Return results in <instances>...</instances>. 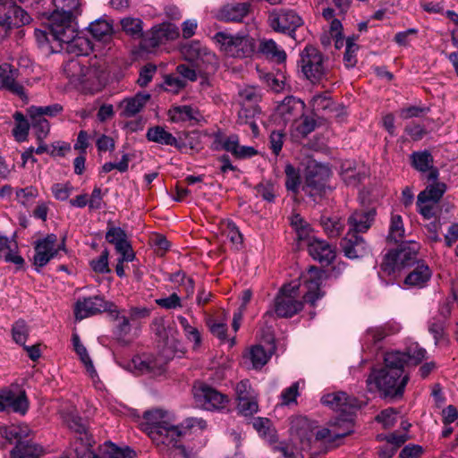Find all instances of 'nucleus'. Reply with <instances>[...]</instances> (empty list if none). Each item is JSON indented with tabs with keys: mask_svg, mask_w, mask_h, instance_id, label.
I'll list each match as a JSON object with an SVG mask.
<instances>
[{
	"mask_svg": "<svg viewBox=\"0 0 458 458\" xmlns=\"http://www.w3.org/2000/svg\"><path fill=\"white\" fill-rule=\"evenodd\" d=\"M144 419L146 430L154 442L177 447L185 457L184 448L176 445L178 440L188 430H203L207 427L206 421L198 418H189L182 425L175 426L170 421L169 414L161 410L145 412Z\"/></svg>",
	"mask_w": 458,
	"mask_h": 458,
	"instance_id": "1",
	"label": "nucleus"
},
{
	"mask_svg": "<svg viewBox=\"0 0 458 458\" xmlns=\"http://www.w3.org/2000/svg\"><path fill=\"white\" fill-rule=\"evenodd\" d=\"M385 366L373 370L367 379L370 392L380 391L386 396L402 395L409 380L403 374L404 355L398 351L385 354Z\"/></svg>",
	"mask_w": 458,
	"mask_h": 458,
	"instance_id": "2",
	"label": "nucleus"
},
{
	"mask_svg": "<svg viewBox=\"0 0 458 458\" xmlns=\"http://www.w3.org/2000/svg\"><path fill=\"white\" fill-rule=\"evenodd\" d=\"M72 15L53 12L49 17V32L66 52L74 55H87L92 49L89 39L81 36L72 21Z\"/></svg>",
	"mask_w": 458,
	"mask_h": 458,
	"instance_id": "3",
	"label": "nucleus"
},
{
	"mask_svg": "<svg viewBox=\"0 0 458 458\" xmlns=\"http://www.w3.org/2000/svg\"><path fill=\"white\" fill-rule=\"evenodd\" d=\"M213 41L227 57L244 59L255 52V41L248 34L219 31L214 35Z\"/></svg>",
	"mask_w": 458,
	"mask_h": 458,
	"instance_id": "4",
	"label": "nucleus"
},
{
	"mask_svg": "<svg viewBox=\"0 0 458 458\" xmlns=\"http://www.w3.org/2000/svg\"><path fill=\"white\" fill-rule=\"evenodd\" d=\"M419 250L420 244L410 241L401 245L398 250L389 251L384 258L382 270L391 275L406 267H412L417 262L422 260L418 257Z\"/></svg>",
	"mask_w": 458,
	"mask_h": 458,
	"instance_id": "5",
	"label": "nucleus"
},
{
	"mask_svg": "<svg viewBox=\"0 0 458 458\" xmlns=\"http://www.w3.org/2000/svg\"><path fill=\"white\" fill-rule=\"evenodd\" d=\"M299 65L305 78L312 83L326 79L329 71L327 59L313 46H306L301 51Z\"/></svg>",
	"mask_w": 458,
	"mask_h": 458,
	"instance_id": "6",
	"label": "nucleus"
},
{
	"mask_svg": "<svg viewBox=\"0 0 458 458\" xmlns=\"http://www.w3.org/2000/svg\"><path fill=\"white\" fill-rule=\"evenodd\" d=\"M116 363L124 370L136 376L156 377L162 375L165 370V360L151 353L137 354L131 360H118Z\"/></svg>",
	"mask_w": 458,
	"mask_h": 458,
	"instance_id": "7",
	"label": "nucleus"
},
{
	"mask_svg": "<svg viewBox=\"0 0 458 458\" xmlns=\"http://www.w3.org/2000/svg\"><path fill=\"white\" fill-rule=\"evenodd\" d=\"M330 174V169L327 165L310 161L306 167L302 191L314 200L317 198H321L329 191L327 182Z\"/></svg>",
	"mask_w": 458,
	"mask_h": 458,
	"instance_id": "8",
	"label": "nucleus"
},
{
	"mask_svg": "<svg viewBox=\"0 0 458 458\" xmlns=\"http://www.w3.org/2000/svg\"><path fill=\"white\" fill-rule=\"evenodd\" d=\"M184 58L194 63L207 74L213 73L218 67V59L215 53L199 41H191L182 48Z\"/></svg>",
	"mask_w": 458,
	"mask_h": 458,
	"instance_id": "9",
	"label": "nucleus"
},
{
	"mask_svg": "<svg viewBox=\"0 0 458 458\" xmlns=\"http://www.w3.org/2000/svg\"><path fill=\"white\" fill-rule=\"evenodd\" d=\"M300 285L297 282H292L281 289L275 302V311L277 316L290 318L301 310L302 302L297 299Z\"/></svg>",
	"mask_w": 458,
	"mask_h": 458,
	"instance_id": "10",
	"label": "nucleus"
},
{
	"mask_svg": "<svg viewBox=\"0 0 458 458\" xmlns=\"http://www.w3.org/2000/svg\"><path fill=\"white\" fill-rule=\"evenodd\" d=\"M193 396L196 404L207 411L223 410L229 403L227 395L203 383L194 385Z\"/></svg>",
	"mask_w": 458,
	"mask_h": 458,
	"instance_id": "11",
	"label": "nucleus"
},
{
	"mask_svg": "<svg viewBox=\"0 0 458 458\" xmlns=\"http://www.w3.org/2000/svg\"><path fill=\"white\" fill-rule=\"evenodd\" d=\"M268 24L276 32L293 37L295 30L303 25L302 18L293 10H273L268 15Z\"/></svg>",
	"mask_w": 458,
	"mask_h": 458,
	"instance_id": "12",
	"label": "nucleus"
},
{
	"mask_svg": "<svg viewBox=\"0 0 458 458\" xmlns=\"http://www.w3.org/2000/svg\"><path fill=\"white\" fill-rule=\"evenodd\" d=\"M103 311H108L110 314H113L114 311H116V306L112 302L106 301L99 295L80 298L74 306V315L78 320Z\"/></svg>",
	"mask_w": 458,
	"mask_h": 458,
	"instance_id": "13",
	"label": "nucleus"
},
{
	"mask_svg": "<svg viewBox=\"0 0 458 458\" xmlns=\"http://www.w3.org/2000/svg\"><path fill=\"white\" fill-rule=\"evenodd\" d=\"M34 249L33 263L38 267H43L57 256L59 250H64V244H58L56 235L50 233L36 241Z\"/></svg>",
	"mask_w": 458,
	"mask_h": 458,
	"instance_id": "14",
	"label": "nucleus"
},
{
	"mask_svg": "<svg viewBox=\"0 0 458 458\" xmlns=\"http://www.w3.org/2000/svg\"><path fill=\"white\" fill-rule=\"evenodd\" d=\"M323 17L330 21L329 30L321 35L320 41L323 46L327 47L334 41L335 47L340 49L344 47L343 25L339 19L335 18L336 10L327 7L322 12Z\"/></svg>",
	"mask_w": 458,
	"mask_h": 458,
	"instance_id": "15",
	"label": "nucleus"
},
{
	"mask_svg": "<svg viewBox=\"0 0 458 458\" xmlns=\"http://www.w3.org/2000/svg\"><path fill=\"white\" fill-rule=\"evenodd\" d=\"M323 277L324 273L314 267H310L307 272L301 275L303 288L306 290L303 296L306 302L314 305L316 301L324 295L320 290Z\"/></svg>",
	"mask_w": 458,
	"mask_h": 458,
	"instance_id": "16",
	"label": "nucleus"
},
{
	"mask_svg": "<svg viewBox=\"0 0 458 458\" xmlns=\"http://www.w3.org/2000/svg\"><path fill=\"white\" fill-rule=\"evenodd\" d=\"M106 240L114 246L119 255H123V260L132 261L135 259V253L128 240V236L121 227L108 226L106 233Z\"/></svg>",
	"mask_w": 458,
	"mask_h": 458,
	"instance_id": "17",
	"label": "nucleus"
},
{
	"mask_svg": "<svg viewBox=\"0 0 458 458\" xmlns=\"http://www.w3.org/2000/svg\"><path fill=\"white\" fill-rule=\"evenodd\" d=\"M321 403L333 411L351 414L360 407V402L344 392L327 394L322 396Z\"/></svg>",
	"mask_w": 458,
	"mask_h": 458,
	"instance_id": "18",
	"label": "nucleus"
},
{
	"mask_svg": "<svg viewBox=\"0 0 458 458\" xmlns=\"http://www.w3.org/2000/svg\"><path fill=\"white\" fill-rule=\"evenodd\" d=\"M305 109V104L300 98L293 96L284 98L278 105L276 115L282 119L284 123H294L299 116H302Z\"/></svg>",
	"mask_w": 458,
	"mask_h": 458,
	"instance_id": "19",
	"label": "nucleus"
},
{
	"mask_svg": "<svg viewBox=\"0 0 458 458\" xmlns=\"http://www.w3.org/2000/svg\"><path fill=\"white\" fill-rule=\"evenodd\" d=\"M19 72L9 64L0 65V87L19 96L21 98H26L24 88L17 81Z\"/></svg>",
	"mask_w": 458,
	"mask_h": 458,
	"instance_id": "20",
	"label": "nucleus"
},
{
	"mask_svg": "<svg viewBox=\"0 0 458 458\" xmlns=\"http://www.w3.org/2000/svg\"><path fill=\"white\" fill-rule=\"evenodd\" d=\"M310 255L324 265H329L335 258V250L326 241L313 237L308 246Z\"/></svg>",
	"mask_w": 458,
	"mask_h": 458,
	"instance_id": "21",
	"label": "nucleus"
},
{
	"mask_svg": "<svg viewBox=\"0 0 458 458\" xmlns=\"http://www.w3.org/2000/svg\"><path fill=\"white\" fill-rule=\"evenodd\" d=\"M342 247L344 255L349 259L362 258L369 251L363 238L351 232H349L347 237L343 240Z\"/></svg>",
	"mask_w": 458,
	"mask_h": 458,
	"instance_id": "22",
	"label": "nucleus"
},
{
	"mask_svg": "<svg viewBox=\"0 0 458 458\" xmlns=\"http://www.w3.org/2000/svg\"><path fill=\"white\" fill-rule=\"evenodd\" d=\"M411 165L419 172L428 173L429 180H436L438 176V171L434 166V159L428 150L413 152L411 155Z\"/></svg>",
	"mask_w": 458,
	"mask_h": 458,
	"instance_id": "23",
	"label": "nucleus"
},
{
	"mask_svg": "<svg viewBox=\"0 0 458 458\" xmlns=\"http://www.w3.org/2000/svg\"><path fill=\"white\" fill-rule=\"evenodd\" d=\"M0 14L4 17L8 25L21 27L30 21V16L21 7L15 4L13 1L4 4Z\"/></svg>",
	"mask_w": 458,
	"mask_h": 458,
	"instance_id": "24",
	"label": "nucleus"
},
{
	"mask_svg": "<svg viewBox=\"0 0 458 458\" xmlns=\"http://www.w3.org/2000/svg\"><path fill=\"white\" fill-rule=\"evenodd\" d=\"M404 279L409 287H424L432 276V271L424 260L417 262Z\"/></svg>",
	"mask_w": 458,
	"mask_h": 458,
	"instance_id": "25",
	"label": "nucleus"
},
{
	"mask_svg": "<svg viewBox=\"0 0 458 458\" xmlns=\"http://www.w3.org/2000/svg\"><path fill=\"white\" fill-rule=\"evenodd\" d=\"M179 35L178 29L172 23H162L155 26L148 38L150 47H157L168 40L176 38Z\"/></svg>",
	"mask_w": 458,
	"mask_h": 458,
	"instance_id": "26",
	"label": "nucleus"
},
{
	"mask_svg": "<svg viewBox=\"0 0 458 458\" xmlns=\"http://www.w3.org/2000/svg\"><path fill=\"white\" fill-rule=\"evenodd\" d=\"M149 98L148 93H138L131 98H124L119 104L121 116L126 118L135 116L143 109Z\"/></svg>",
	"mask_w": 458,
	"mask_h": 458,
	"instance_id": "27",
	"label": "nucleus"
},
{
	"mask_svg": "<svg viewBox=\"0 0 458 458\" xmlns=\"http://www.w3.org/2000/svg\"><path fill=\"white\" fill-rule=\"evenodd\" d=\"M146 137L149 141L161 145L174 146L178 149H182L184 147L183 143L177 140L175 137L162 126L157 125L148 128Z\"/></svg>",
	"mask_w": 458,
	"mask_h": 458,
	"instance_id": "28",
	"label": "nucleus"
},
{
	"mask_svg": "<svg viewBox=\"0 0 458 458\" xmlns=\"http://www.w3.org/2000/svg\"><path fill=\"white\" fill-rule=\"evenodd\" d=\"M0 257H4L6 262L13 263L18 267H22L24 259L17 253V244L15 241L0 233Z\"/></svg>",
	"mask_w": 458,
	"mask_h": 458,
	"instance_id": "29",
	"label": "nucleus"
},
{
	"mask_svg": "<svg viewBox=\"0 0 458 458\" xmlns=\"http://www.w3.org/2000/svg\"><path fill=\"white\" fill-rule=\"evenodd\" d=\"M374 217V210L354 212L348 219L350 231L355 234L366 232L371 226Z\"/></svg>",
	"mask_w": 458,
	"mask_h": 458,
	"instance_id": "30",
	"label": "nucleus"
},
{
	"mask_svg": "<svg viewBox=\"0 0 458 458\" xmlns=\"http://www.w3.org/2000/svg\"><path fill=\"white\" fill-rule=\"evenodd\" d=\"M223 148L238 158L250 157L257 154V150L253 147L241 146L236 135L226 138L223 142Z\"/></svg>",
	"mask_w": 458,
	"mask_h": 458,
	"instance_id": "31",
	"label": "nucleus"
},
{
	"mask_svg": "<svg viewBox=\"0 0 458 458\" xmlns=\"http://www.w3.org/2000/svg\"><path fill=\"white\" fill-rule=\"evenodd\" d=\"M249 13V4L237 3L224 6L219 13L220 19L225 21H241Z\"/></svg>",
	"mask_w": 458,
	"mask_h": 458,
	"instance_id": "32",
	"label": "nucleus"
},
{
	"mask_svg": "<svg viewBox=\"0 0 458 458\" xmlns=\"http://www.w3.org/2000/svg\"><path fill=\"white\" fill-rule=\"evenodd\" d=\"M259 51L267 59L282 63L286 59V54L273 39H262L259 42Z\"/></svg>",
	"mask_w": 458,
	"mask_h": 458,
	"instance_id": "33",
	"label": "nucleus"
},
{
	"mask_svg": "<svg viewBox=\"0 0 458 458\" xmlns=\"http://www.w3.org/2000/svg\"><path fill=\"white\" fill-rule=\"evenodd\" d=\"M110 315L117 321L115 334L118 340L124 344H129L131 342V339L128 338L131 332V319L126 315V312L124 310L121 312L116 309V311Z\"/></svg>",
	"mask_w": 458,
	"mask_h": 458,
	"instance_id": "34",
	"label": "nucleus"
},
{
	"mask_svg": "<svg viewBox=\"0 0 458 458\" xmlns=\"http://www.w3.org/2000/svg\"><path fill=\"white\" fill-rule=\"evenodd\" d=\"M365 173L357 168L354 161H345L341 165V176L347 185H357L364 177Z\"/></svg>",
	"mask_w": 458,
	"mask_h": 458,
	"instance_id": "35",
	"label": "nucleus"
},
{
	"mask_svg": "<svg viewBox=\"0 0 458 458\" xmlns=\"http://www.w3.org/2000/svg\"><path fill=\"white\" fill-rule=\"evenodd\" d=\"M300 119L292 123L291 133L293 138H304L316 128V121L310 116H299Z\"/></svg>",
	"mask_w": 458,
	"mask_h": 458,
	"instance_id": "36",
	"label": "nucleus"
},
{
	"mask_svg": "<svg viewBox=\"0 0 458 458\" xmlns=\"http://www.w3.org/2000/svg\"><path fill=\"white\" fill-rule=\"evenodd\" d=\"M27 114L30 121V125L35 132L38 142H42L50 131L49 122L41 115H34L30 109H27Z\"/></svg>",
	"mask_w": 458,
	"mask_h": 458,
	"instance_id": "37",
	"label": "nucleus"
},
{
	"mask_svg": "<svg viewBox=\"0 0 458 458\" xmlns=\"http://www.w3.org/2000/svg\"><path fill=\"white\" fill-rule=\"evenodd\" d=\"M252 426L260 437L264 440L274 443L276 440V429L270 420L262 417H257L252 420Z\"/></svg>",
	"mask_w": 458,
	"mask_h": 458,
	"instance_id": "38",
	"label": "nucleus"
},
{
	"mask_svg": "<svg viewBox=\"0 0 458 458\" xmlns=\"http://www.w3.org/2000/svg\"><path fill=\"white\" fill-rule=\"evenodd\" d=\"M259 114V109L257 105L252 106H241L238 112L237 123L239 124H249L254 135L259 134V127L254 122V117Z\"/></svg>",
	"mask_w": 458,
	"mask_h": 458,
	"instance_id": "39",
	"label": "nucleus"
},
{
	"mask_svg": "<svg viewBox=\"0 0 458 458\" xmlns=\"http://www.w3.org/2000/svg\"><path fill=\"white\" fill-rule=\"evenodd\" d=\"M5 400L8 407H11L15 412L24 415L29 409V401L22 391L15 393L12 390H6Z\"/></svg>",
	"mask_w": 458,
	"mask_h": 458,
	"instance_id": "40",
	"label": "nucleus"
},
{
	"mask_svg": "<svg viewBox=\"0 0 458 458\" xmlns=\"http://www.w3.org/2000/svg\"><path fill=\"white\" fill-rule=\"evenodd\" d=\"M43 454V448L36 444L18 443L12 451V458H38Z\"/></svg>",
	"mask_w": 458,
	"mask_h": 458,
	"instance_id": "41",
	"label": "nucleus"
},
{
	"mask_svg": "<svg viewBox=\"0 0 458 458\" xmlns=\"http://www.w3.org/2000/svg\"><path fill=\"white\" fill-rule=\"evenodd\" d=\"M198 114V110L191 106H173L168 112L171 121L174 123L196 120Z\"/></svg>",
	"mask_w": 458,
	"mask_h": 458,
	"instance_id": "42",
	"label": "nucleus"
},
{
	"mask_svg": "<svg viewBox=\"0 0 458 458\" xmlns=\"http://www.w3.org/2000/svg\"><path fill=\"white\" fill-rule=\"evenodd\" d=\"M291 225L295 230L299 241L307 242V245L309 246V242L315 237L312 234L310 225L298 214L293 215L291 217Z\"/></svg>",
	"mask_w": 458,
	"mask_h": 458,
	"instance_id": "43",
	"label": "nucleus"
},
{
	"mask_svg": "<svg viewBox=\"0 0 458 458\" xmlns=\"http://www.w3.org/2000/svg\"><path fill=\"white\" fill-rule=\"evenodd\" d=\"M89 30L91 35L99 41H107L111 38L113 32L112 25L104 20H98L90 23Z\"/></svg>",
	"mask_w": 458,
	"mask_h": 458,
	"instance_id": "44",
	"label": "nucleus"
},
{
	"mask_svg": "<svg viewBox=\"0 0 458 458\" xmlns=\"http://www.w3.org/2000/svg\"><path fill=\"white\" fill-rule=\"evenodd\" d=\"M357 38V37L352 36L344 41V46H345L344 63L347 68H352L357 64V52L359 50V46L356 43Z\"/></svg>",
	"mask_w": 458,
	"mask_h": 458,
	"instance_id": "45",
	"label": "nucleus"
},
{
	"mask_svg": "<svg viewBox=\"0 0 458 458\" xmlns=\"http://www.w3.org/2000/svg\"><path fill=\"white\" fill-rule=\"evenodd\" d=\"M13 118L15 126L13 130V134L17 141H25L28 138L30 127L31 126L30 121L29 122L26 117L19 112L13 114Z\"/></svg>",
	"mask_w": 458,
	"mask_h": 458,
	"instance_id": "46",
	"label": "nucleus"
},
{
	"mask_svg": "<svg viewBox=\"0 0 458 458\" xmlns=\"http://www.w3.org/2000/svg\"><path fill=\"white\" fill-rule=\"evenodd\" d=\"M401 353L404 355V364L417 365L426 358L427 351L417 343H413Z\"/></svg>",
	"mask_w": 458,
	"mask_h": 458,
	"instance_id": "47",
	"label": "nucleus"
},
{
	"mask_svg": "<svg viewBox=\"0 0 458 458\" xmlns=\"http://www.w3.org/2000/svg\"><path fill=\"white\" fill-rule=\"evenodd\" d=\"M445 191V185L444 183H437L428 186L418 195V197H420V202L428 200L433 204H437L442 198Z\"/></svg>",
	"mask_w": 458,
	"mask_h": 458,
	"instance_id": "48",
	"label": "nucleus"
},
{
	"mask_svg": "<svg viewBox=\"0 0 458 458\" xmlns=\"http://www.w3.org/2000/svg\"><path fill=\"white\" fill-rule=\"evenodd\" d=\"M271 353L267 352L260 345H255L250 348L247 354L253 369L262 368L269 360Z\"/></svg>",
	"mask_w": 458,
	"mask_h": 458,
	"instance_id": "49",
	"label": "nucleus"
},
{
	"mask_svg": "<svg viewBox=\"0 0 458 458\" xmlns=\"http://www.w3.org/2000/svg\"><path fill=\"white\" fill-rule=\"evenodd\" d=\"M260 98V90L254 86H246L239 90V103L241 106L257 105Z\"/></svg>",
	"mask_w": 458,
	"mask_h": 458,
	"instance_id": "50",
	"label": "nucleus"
},
{
	"mask_svg": "<svg viewBox=\"0 0 458 458\" xmlns=\"http://www.w3.org/2000/svg\"><path fill=\"white\" fill-rule=\"evenodd\" d=\"M404 233L405 229L402 216L400 215L393 214L389 225L388 238L398 242L403 240Z\"/></svg>",
	"mask_w": 458,
	"mask_h": 458,
	"instance_id": "51",
	"label": "nucleus"
},
{
	"mask_svg": "<svg viewBox=\"0 0 458 458\" xmlns=\"http://www.w3.org/2000/svg\"><path fill=\"white\" fill-rule=\"evenodd\" d=\"M30 334L29 327L27 323L19 319L12 327V337L13 340L20 345H24Z\"/></svg>",
	"mask_w": 458,
	"mask_h": 458,
	"instance_id": "52",
	"label": "nucleus"
},
{
	"mask_svg": "<svg viewBox=\"0 0 458 458\" xmlns=\"http://www.w3.org/2000/svg\"><path fill=\"white\" fill-rule=\"evenodd\" d=\"M284 173L286 176L285 186L287 190L293 192H297L301 184L299 171L293 165L287 164L284 168Z\"/></svg>",
	"mask_w": 458,
	"mask_h": 458,
	"instance_id": "53",
	"label": "nucleus"
},
{
	"mask_svg": "<svg viewBox=\"0 0 458 458\" xmlns=\"http://www.w3.org/2000/svg\"><path fill=\"white\" fill-rule=\"evenodd\" d=\"M321 224L325 232L330 237L340 235L344 227V224L336 217H324Z\"/></svg>",
	"mask_w": 458,
	"mask_h": 458,
	"instance_id": "54",
	"label": "nucleus"
},
{
	"mask_svg": "<svg viewBox=\"0 0 458 458\" xmlns=\"http://www.w3.org/2000/svg\"><path fill=\"white\" fill-rule=\"evenodd\" d=\"M121 25L127 34L140 38L142 35V21L138 18H124L121 21Z\"/></svg>",
	"mask_w": 458,
	"mask_h": 458,
	"instance_id": "55",
	"label": "nucleus"
},
{
	"mask_svg": "<svg viewBox=\"0 0 458 458\" xmlns=\"http://www.w3.org/2000/svg\"><path fill=\"white\" fill-rule=\"evenodd\" d=\"M223 233L228 238L231 242L236 246L241 245L242 242V235L238 227L232 221H225L223 223Z\"/></svg>",
	"mask_w": 458,
	"mask_h": 458,
	"instance_id": "56",
	"label": "nucleus"
},
{
	"mask_svg": "<svg viewBox=\"0 0 458 458\" xmlns=\"http://www.w3.org/2000/svg\"><path fill=\"white\" fill-rule=\"evenodd\" d=\"M29 109L33 112L34 115L55 117L62 113L63 106L60 104H53L47 106H31Z\"/></svg>",
	"mask_w": 458,
	"mask_h": 458,
	"instance_id": "57",
	"label": "nucleus"
},
{
	"mask_svg": "<svg viewBox=\"0 0 458 458\" xmlns=\"http://www.w3.org/2000/svg\"><path fill=\"white\" fill-rule=\"evenodd\" d=\"M350 435V428H348L345 431H338L335 428H325L316 432L317 439H327L330 441L336 440Z\"/></svg>",
	"mask_w": 458,
	"mask_h": 458,
	"instance_id": "58",
	"label": "nucleus"
},
{
	"mask_svg": "<svg viewBox=\"0 0 458 458\" xmlns=\"http://www.w3.org/2000/svg\"><path fill=\"white\" fill-rule=\"evenodd\" d=\"M238 411L243 416H250L259 411L257 397L238 400Z\"/></svg>",
	"mask_w": 458,
	"mask_h": 458,
	"instance_id": "59",
	"label": "nucleus"
},
{
	"mask_svg": "<svg viewBox=\"0 0 458 458\" xmlns=\"http://www.w3.org/2000/svg\"><path fill=\"white\" fill-rule=\"evenodd\" d=\"M171 281L174 283H178L184 288V291L187 293V296L190 297L194 293V283L191 277H188L184 273L179 271L174 273L171 276Z\"/></svg>",
	"mask_w": 458,
	"mask_h": 458,
	"instance_id": "60",
	"label": "nucleus"
},
{
	"mask_svg": "<svg viewBox=\"0 0 458 458\" xmlns=\"http://www.w3.org/2000/svg\"><path fill=\"white\" fill-rule=\"evenodd\" d=\"M55 7L54 12L64 13L65 14L72 15V13L77 11L80 6L79 0H53Z\"/></svg>",
	"mask_w": 458,
	"mask_h": 458,
	"instance_id": "61",
	"label": "nucleus"
},
{
	"mask_svg": "<svg viewBox=\"0 0 458 458\" xmlns=\"http://www.w3.org/2000/svg\"><path fill=\"white\" fill-rule=\"evenodd\" d=\"M73 191V187L70 182L64 183H55L51 187V191L54 197L61 201H64L68 199L72 191Z\"/></svg>",
	"mask_w": 458,
	"mask_h": 458,
	"instance_id": "62",
	"label": "nucleus"
},
{
	"mask_svg": "<svg viewBox=\"0 0 458 458\" xmlns=\"http://www.w3.org/2000/svg\"><path fill=\"white\" fill-rule=\"evenodd\" d=\"M235 392L237 395V400H241L242 398H254L257 397V393L251 387L250 383L248 379H244L237 383L235 386Z\"/></svg>",
	"mask_w": 458,
	"mask_h": 458,
	"instance_id": "63",
	"label": "nucleus"
},
{
	"mask_svg": "<svg viewBox=\"0 0 458 458\" xmlns=\"http://www.w3.org/2000/svg\"><path fill=\"white\" fill-rule=\"evenodd\" d=\"M105 453L109 458H131L134 454L129 448L123 449L112 443L106 445Z\"/></svg>",
	"mask_w": 458,
	"mask_h": 458,
	"instance_id": "64",
	"label": "nucleus"
}]
</instances>
